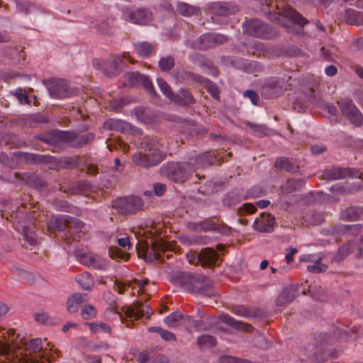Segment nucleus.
<instances>
[{"label": "nucleus", "instance_id": "50", "mask_svg": "<svg viewBox=\"0 0 363 363\" xmlns=\"http://www.w3.org/2000/svg\"><path fill=\"white\" fill-rule=\"evenodd\" d=\"M359 13L352 9H346L345 18L347 24L358 25Z\"/></svg>", "mask_w": 363, "mask_h": 363}, {"label": "nucleus", "instance_id": "49", "mask_svg": "<svg viewBox=\"0 0 363 363\" xmlns=\"http://www.w3.org/2000/svg\"><path fill=\"white\" fill-rule=\"evenodd\" d=\"M149 331L159 333L161 337L165 341H175L177 340L176 336L173 333L164 330L160 327L150 328Z\"/></svg>", "mask_w": 363, "mask_h": 363}, {"label": "nucleus", "instance_id": "3", "mask_svg": "<svg viewBox=\"0 0 363 363\" xmlns=\"http://www.w3.org/2000/svg\"><path fill=\"white\" fill-rule=\"evenodd\" d=\"M245 34L264 40H273L279 35V32L272 25L258 18H250L243 24Z\"/></svg>", "mask_w": 363, "mask_h": 363}, {"label": "nucleus", "instance_id": "38", "mask_svg": "<svg viewBox=\"0 0 363 363\" xmlns=\"http://www.w3.org/2000/svg\"><path fill=\"white\" fill-rule=\"evenodd\" d=\"M203 276L194 275L191 274V279L187 282L186 287L184 288L187 292L196 293L199 292L202 286V281L203 280Z\"/></svg>", "mask_w": 363, "mask_h": 363}, {"label": "nucleus", "instance_id": "53", "mask_svg": "<svg viewBox=\"0 0 363 363\" xmlns=\"http://www.w3.org/2000/svg\"><path fill=\"white\" fill-rule=\"evenodd\" d=\"M96 310L92 305L86 304L82 307L81 315L83 319H91L94 318L96 316Z\"/></svg>", "mask_w": 363, "mask_h": 363}, {"label": "nucleus", "instance_id": "64", "mask_svg": "<svg viewBox=\"0 0 363 363\" xmlns=\"http://www.w3.org/2000/svg\"><path fill=\"white\" fill-rule=\"evenodd\" d=\"M13 95L16 96L21 103L25 102L28 104L29 102L28 95L25 89H18L15 91Z\"/></svg>", "mask_w": 363, "mask_h": 363}, {"label": "nucleus", "instance_id": "27", "mask_svg": "<svg viewBox=\"0 0 363 363\" xmlns=\"http://www.w3.org/2000/svg\"><path fill=\"white\" fill-rule=\"evenodd\" d=\"M341 218L347 221H356L363 218V206H350L341 212Z\"/></svg>", "mask_w": 363, "mask_h": 363}, {"label": "nucleus", "instance_id": "8", "mask_svg": "<svg viewBox=\"0 0 363 363\" xmlns=\"http://www.w3.org/2000/svg\"><path fill=\"white\" fill-rule=\"evenodd\" d=\"M69 130H53L43 135L36 136L35 138L45 144L53 147H61L63 145H68L72 139Z\"/></svg>", "mask_w": 363, "mask_h": 363}, {"label": "nucleus", "instance_id": "17", "mask_svg": "<svg viewBox=\"0 0 363 363\" xmlns=\"http://www.w3.org/2000/svg\"><path fill=\"white\" fill-rule=\"evenodd\" d=\"M219 159L217 155L213 152H206L201 155L189 159L191 165L196 167V168H206L207 167L216 164Z\"/></svg>", "mask_w": 363, "mask_h": 363}, {"label": "nucleus", "instance_id": "61", "mask_svg": "<svg viewBox=\"0 0 363 363\" xmlns=\"http://www.w3.org/2000/svg\"><path fill=\"white\" fill-rule=\"evenodd\" d=\"M91 266L98 270H106L107 269L106 261L96 255L94 256Z\"/></svg>", "mask_w": 363, "mask_h": 363}, {"label": "nucleus", "instance_id": "6", "mask_svg": "<svg viewBox=\"0 0 363 363\" xmlns=\"http://www.w3.org/2000/svg\"><path fill=\"white\" fill-rule=\"evenodd\" d=\"M290 79L291 77L272 78L262 86V94L266 98L278 97L291 85Z\"/></svg>", "mask_w": 363, "mask_h": 363}, {"label": "nucleus", "instance_id": "41", "mask_svg": "<svg viewBox=\"0 0 363 363\" xmlns=\"http://www.w3.org/2000/svg\"><path fill=\"white\" fill-rule=\"evenodd\" d=\"M353 251V244L350 242H346L340 246L338 249L337 255L335 257V261L337 262H342L346 257L351 254Z\"/></svg>", "mask_w": 363, "mask_h": 363}, {"label": "nucleus", "instance_id": "23", "mask_svg": "<svg viewBox=\"0 0 363 363\" xmlns=\"http://www.w3.org/2000/svg\"><path fill=\"white\" fill-rule=\"evenodd\" d=\"M298 296V289L295 286L286 287L276 299L278 306H283L293 301Z\"/></svg>", "mask_w": 363, "mask_h": 363}, {"label": "nucleus", "instance_id": "28", "mask_svg": "<svg viewBox=\"0 0 363 363\" xmlns=\"http://www.w3.org/2000/svg\"><path fill=\"white\" fill-rule=\"evenodd\" d=\"M181 106H189L195 103V99L190 91L184 88L181 89L178 94H174L172 100Z\"/></svg>", "mask_w": 363, "mask_h": 363}, {"label": "nucleus", "instance_id": "43", "mask_svg": "<svg viewBox=\"0 0 363 363\" xmlns=\"http://www.w3.org/2000/svg\"><path fill=\"white\" fill-rule=\"evenodd\" d=\"M84 226V223L82 220L72 216H68L67 230L70 236H72V233H80Z\"/></svg>", "mask_w": 363, "mask_h": 363}, {"label": "nucleus", "instance_id": "1", "mask_svg": "<svg viewBox=\"0 0 363 363\" xmlns=\"http://www.w3.org/2000/svg\"><path fill=\"white\" fill-rule=\"evenodd\" d=\"M160 141L150 140L145 144V152H138L132 155L133 162L142 168L148 169L160 164L166 157Z\"/></svg>", "mask_w": 363, "mask_h": 363}, {"label": "nucleus", "instance_id": "40", "mask_svg": "<svg viewBox=\"0 0 363 363\" xmlns=\"http://www.w3.org/2000/svg\"><path fill=\"white\" fill-rule=\"evenodd\" d=\"M174 77L177 81L183 82L184 80L192 79L201 82L203 78L201 76L185 70H177L174 72Z\"/></svg>", "mask_w": 363, "mask_h": 363}, {"label": "nucleus", "instance_id": "29", "mask_svg": "<svg viewBox=\"0 0 363 363\" xmlns=\"http://www.w3.org/2000/svg\"><path fill=\"white\" fill-rule=\"evenodd\" d=\"M283 15L289 19L292 23L303 26L308 23V21L295 9L289 6L284 9Z\"/></svg>", "mask_w": 363, "mask_h": 363}, {"label": "nucleus", "instance_id": "60", "mask_svg": "<svg viewBox=\"0 0 363 363\" xmlns=\"http://www.w3.org/2000/svg\"><path fill=\"white\" fill-rule=\"evenodd\" d=\"M26 350H30L33 352H38L42 349V340L40 338H35L30 340L26 345Z\"/></svg>", "mask_w": 363, "mask_h": 363}, {"label": "nucleus", "instance_id": "2", "mask_svg": "<svg viewBox=\"0 0 363 363\" xmlns=\"http://www.w3.org/2000/svg\"><path fill=\"white\" fill-rule=\"evenodd\" d=\"M194 172L191 162H169L160 168V173L176 183H184Z\"/></svg>", "mask_w": 363, "mask_h": 363}, {"label": "nucleus", "instance_id": "54", "mask_svg": "<svg viewBox=\"0 0 363 363\" xmlns=\"http://www.w3.org/2000/svg\"><path fill=\"white\" fill-rule=\"evenodd\" d=\"M26 123H29L30 126H34L38 123H46L49 122L48 117L41 114L30 116L26 118Z\"/></svg>", "mask_w": 363, "mask_h": 363}, {"label": "nucleus", "instance_id": "36", "mask_svg": "<svg viewBox=\"0 0 363 363\" xmlns=\"http://www.w3.org/2000/svg\"><path fill=\"white\" fill-rule=\"evenodd\" d=\"M125 315L129 318L134 317L136 319L143 318L145 315L143 302L139 301H135L131 306L126 308Z\"/></svg>", "mask_w": 363, "mask_h": 363}, {"label": "nucleus", "instance_id": "51", "mask_svg": "<svg viewBox=\"0 0 363 363\" xmlns=\"http://www.w3.org/2000/svg\"><path fill=\"white\" fill-rule=\"evenodd\" d=\"M90 188V184L86 182H81L69 188V191L70 194H84Z\"/></svg>", "mask_w": 363, "mask_h": 363}, {"label": "nucleus", "instance_id": "20", "mask_svg": "<svg viewBox=\"0 0 363 363\" xmlns=\"http://www.w3.org/2000/svg\"><path fill=\"white\" fill-rule=\"evenodd\" d=\"M209 9L213 14L228 16L238 11V7L226 2H213L210 4Z\"/></svg>", "mask_w": 363, "mask_h": 363}, {"label": "nucleus", "instance_id": "19", "mask_svg": "<svg viewBox=\"0 0 363 363\" xmlns=\"http://www.w3.org/2000/svg\"><path fill=\"white\" fill-rule=\"evenodd\" d=\"M194 230H201L203 231H218L219 233L227 234L229 233V228L224 225H217L211 219H206L201 222L189 223Z\"/></svg>", "mask_w": 363, "mask_h": 363}, {"label": "nucleus", "instance_id": "4", "mask_svg": "<svg viewBox=\"0 0 363 363\" xmlns=\"http://www.w3.org/2000/svg\"><path fill=\"white\" fill-rule=\"evenodd\" d=\"M123 59L128 60L131 64L135 62L130 56L129 52H124L121 56H110L105 62L96 60L94 62V66L100 67L107 77L113 78L118 76L122 72L124 67Z\"/></svg>", "mask_w": 363, "mask_h": 363}, {"label": "nucleus", "instance_id": "39", "mask_svg": "<svg viewBox=\"0 0 363 363\" xmlns=\"http://www.w3.org/2000/svg\"><path fill=\"white\" fill-rule=\"evenodd\" d=\"M23 236L27 242V245L26 243L23 244V246H25L26 248H30V250H32L35 246L38 245V242L36 234L29 228L26 226L23 227Z\"/></svg>", "mask_w": 363, "mask_h": 363}, {"label": "nucleus", "instance_id": "34", "mask_svg": "<svg viewBox=\"0 0 363 363\" xmlns=\"http://www.w3.org/2000/svg\"><path fill=\"white\" fill-rule=\"evenodd\" d=\"M67 225L68 216L52 218L48 224V230L53 233L55 231H65L67 230Z\"/></svg>", "mask_w": 363, "mask_h": 363}, {"label": "nucleus", "instance_id": "31", "mask_svg": "<svg viewBox=\"0 0 363 363\" xmlns=\"http://www.w3.org/2000/svg\"><path fill=\"white\" fill-rule=\"evenodd\" d=\"M22 159L29 164H47L50 161L51 157L49 155L23 152L22 154Z\"/></svg>", "mask_w": 363, "mask_h": 363}, {"label": "nucleus", "instance_id": "10", "mask_svg": "<svg viewBox=\"0 0 363 363\" xmlns=\"http://www.w3.org/2000/svg\"><path fill=\"white\" fill-rule=\"evenodd\" d=\"M337 104L342 113L355 126H361L363 124V116L358 110L352 100L341 99Z\"/></svg>", "mask_w": 363, "mask_h": 363}, {"label": "nucleus", "instance_id": "57", "mask_svg": "<svg viewBox=\"0 0 363 363\" xmlns=\"http://www.w3.org/2000/svg\"><path fill=\"white\" fill-rule=\"evenodd\" d=\"M362 229V224L347 225L343 227L342 233L345 234L357 235L361 232Z\"/></svg>", "mask_w": 363, "mask_h": 363}, {"label": "nucleus", "instance_id": "12", "mask_svg": "<svg viewBox=\"0 0 363 363\" xmlns=\"http://www.w3.org/2000/svg\"><path fill=\"white\" fill-rule=\"evenodd\" d=\"M46 84L50 95L53 98L63 99L69 96L71 94V90L65 79L52 78Z\"/></svg>", "mask_w": 363, "mask_h": 363}, {"label": "nucleus", "instance_id": "25", "mask_svg": "<svg viewBox=\"0 0 363 363\" xmlns=\"http://www.w3.org/2000/svg\"><path fill=\"white\" fill-rule=\"evenodd\" d=\"M275 167L290 173H295L299 169V166L295 160L286 157H278L275 162Z\"/></svg>", "mask_w": 363, "mask_h": 363}, {"label": "nucleus", "instance_id": "16", "mask_svg": "<svg viewBox=\"0 0 363 363\" xmlns=\"http://www.w3.org/2000/svg\"><path fill=\"white\" fill-rule=\"evenodd\" d=\"M275 218L271 213H262L260 218H257L254 222V228L259 233H272L274 231Z\"/></svg>", "mask_w": 363, "mask_h": 363}, {"label": "nucleus", "instance_id": "42", "mask_svg": "<svg viewBox=\"0 0 363 363\" xmlns=\"http://www.w3.org/2000/svg\"><path fill=\"white\" fill-rule=\"evenodd\" d=\"M114 20L113 18H106L97 24V30L104 35H111L113 34V26Z\"/></svg>", "mask_w": 363, "mask_h": 363}, {"label": "nucleus", "instance_id": "21", "mask_svg": "<svg viewBox=\"0 0 363 363\" xmlns=\"http://www.w3.org/2000/svg\"><path fill=\"white\" fill-rule=\"evenodd\" d=\"M198 261L203 265L212 267L216 264L218 255L212 247H206L201 250L196 255Z\"/></svg>", "mask_w": 363, "mask_h": 363}, {"label": "nucleus", "instance_id": "52", "mask_svg": "<svg viewBox=\"0 0 363 363\" xmlns=\"http://www.w3.org/2000/svg\"><path fill=\"white\" fill-rule=\"evenodd\" d=\"M17 6L19 10L26 14L34 13L40 12V9L36 7L35 5L30 4L27 1L18 3L17 2Z\"/></svg>", "mask_w": 363, "mask_h": 363}, {"label": "nucleus", "instance_id": "30", "mask_svg": "<svg viewBox=\"0 0 363 363\" xmlns=\"http://www.w3.org/2000/svg\"><path fill=\"white\" fill-rule=\"evenodd\" d=\"M87 294H82L80 293H75L72 296L69 297L67 301V310L69 313H75L79 308V306L86 300Z\"/></svg>", "mask_w": 363, "mask_h": 363}, {"label": "nucleus", "instance_id": "7", "mask_svg": "<svg viewBox=\"0 0 363 363\" xmlns=\"http://www.w3.org/2000/svg\"><path fill=\"white\" fill-rule=\"evenodd\" d=\"M228 40L226 35L220 33H205L191 42V47L196 50H206L220 45Z\"/></svg>", "mask_w": 363, "mask_h": 363}, {"label": "nucleus", "instance_id": "33", "mask_svg": "<svg viewBox=\"0 0 363 363\" xmlns=\"http://www.w3.org/2000/svg\"><path fill=\"white\" fill-rule=\"evenodd\" d=\"M177 12L183 16H197L201 13L199 7L189 4L185 2H179L177 4Z\"/></svg>", "mask_w": 363, "mask_h": 363}, {"label": "nucleus", "instance_id": "14", "mask_svg": "<svg viewBox=\"0 0 363 363\" xmlns=\"http://www.w3.org/2000/svg\"><path fill=\"white\" fill-rule=\"evenodd\" d=\"M14 177L16 179L23 182L26 186L35 189L41 190L48 186L45 180L34 173H27L22 175L18 172H16Z\"/></svg>", "mask_w": 363, "mask_h": 363}, {"label": "nucleus", "instance_id": "58", "mask_svg": "<svg viewBox=\"0 0 363 363\" xmlns=\"http://www.w3.org/2000/svg\"><path fill=\"white\" fill-rule=\"evenodd\" d=\"M86 324L89 326L90 330L93 333H97L100 330H102L106 333H111V328L106 323H87Z\"/></svg>", "mask_w": 363, "mask_h": 363}, {"label": "nucleus", "instance_id": "24", "mask_svg": "<svg viewBox=\"0 0 363 363\" xmlns=\"http://www.w3.org/2000/svg\"><path fill=\"white\" fill-rule=\"evenodd\" d=\"M230 311L235 315L245 318L260 317L263 315V311L259 308H247L241 305L232 306L230 308Z\"/></svg>", "mask_w": 363, "mask_h": 363}, {"label": "nucleus", "instance_id": "35", "mask_svg": "<svg viewBox=\"0 0 363 363\" xmlns=\"http://www.w3.org/2000/svg\"><path fill=\"white\" fill-rule=\"evenodd\" d=\"M304 180L303 179H289L281 187L282 193L289 194L292 192L299 191L304 185Z\"/></svg>", "mask_w": 363, "mask_h": 363}, {"label": "nucleus", "instance_id": "62", "mask_svg": "<svg viewBox=\"0 0 363 363\" xmlns=\"http://www.w3.org/2000/svg\"><path fill=\"white\" fill-rule=\"evenodd\" d=\"M328 267L321 263L320 259L317 260L313 264L307 267L308 270L312 273H320L326 271Z\"/></svg>", "mask_w": 363, "mask_h": 363}, {"label": "nucleus", "instance_id": "48", "mask_svg": "<svg viewBox=\"0 0 363 363\" xmlns=\"http://www.w3.org/2000/svg\"><path fill=\"white\" fill-rule=\"evenodd\" d=\"M174 58L170 55L162 57L158 62L159 68L162 72L171 70L174 67Z\"/></svg>", "mask_w": 363, "mask_h": 363}, {"label": "nucleus", "instance_id": "45", "mask_svg": "<svg viewBox=\"0 0 363 363\" xmlns=\"http://www.w3.org/2000/svg\"><path fill=\"white\" fill-rule=\"evenodd\" d=\"M216 342V339L210 335H202L197 338V344L201 349L213 347Z\"/></svg>", "mask_w": 363, "mask_h": 363}, {"label": "nucleus", "instance_id": "63", "mask_svg": "<svg viewBox=\"0 0 363 363\" xmlns=\"http://www.w3.org/2000/svg\"><path fill=\"white\" fill-rule=\"evenodd\" d=\"M362 188V185L359 182V183H358L357 184L353 185L352 186L349 187L347 189H346L345 188H343V189H342V188L337 189V191L340 194L345 195L347 193L348 194H352V193H354V192H356L357 191H359Z\"/></svg>", "mask_w": 363, "mask_h": 363}, {"label": "nucleus", "instance_id": "37", "mask_svg": "<svg viewBox=\"0 0 363 363\" xmlns=\"http://www.w3.org/2000/svg\"><path fill=\"white\" fill-rule=\"evenodd\" d=\"M76 281L81 286L84 290H92L94 281L89 272H84L75 278Z\"/></svg>", "mask_w": 363, "mask_h": 363}, {"label": "nucleus", "instance_id": "44", "mask_svg": "<svg viewBox=\"0 0 363 363\" xmlns=\"http://www.w3.org/2000/svg\"><path fill=\"white\" fill-rule=\"evenodd\" d=\"M189 279H191V274L179 272L172 277V280L175 285L184 289V288L186 287V284Z\"/></svg>", "mask_w": 363, "mask_h": 363}, {"label": "nucleus", "instance_id": "18", "mask_svg": "<svg viewBox=\"0 0 363 363\" xmlns=\"http://www.w3.org/2000/svg\"><path fill=\"white\" fill-rule=\"evenodd\" d=\"M72 139L68 142V146L72 148H82L86 145L91 144L95 138L94 133H88L84 135H79L77 133L69 131Z\"/></svg>", "mask_w": 363, "mask_h": 363}, {"label": "nucleus", "instance_id": "15", "mask_svg": "<svg viewBox=\"0 0 363 363\" xmlns=\"http://www.w3.org/2000/svg\"><path fill=\"white\" fill-rule=\"evenodd\" d=\"M169 249V245L163 240H158L152 242L151 246L147 247V255H145V262H153L159 260L162 252Z\"/></svg>", "mask_w": 363, "mask_h": 363}, {"label": "nucleus", "instance_id": "47", "mask_svg": "<svg viewBox=\"0 0 363 363\" xmlns=\"http://www.w3.org/2000/svg\"><path fill=\"white\" fill-rule=\"evenodd\" d=\"M202 286L201 289H199V294L208 296V297H213L217 295L216 291L215 289L212 287V286L210 284L209 280L204 277L203 280L202 281Z\"/></svg>", "mask_w": 363, "mask_h": 363}, {"label": "nucleus", "instance_id": "13", "mask_svg": "<svg viewBox=\"0 0 363 363\" xmlns=\"http://www.w3.org/2000/svg\"><path fill=\"white\" fill-rule=\"evenodd\" d=\"M126 77L131 86H143L152 96H156L157 93L149 77L139 72H128Z\"/></svg>", "mask_w": 363, "mask_h": 363}, {"label": "nucleus", "instance_id": "26", "mask_svg": "<svg viewBox=\"0 0 363 363\" xmlns=\"http://www.w3.org/2000/svg\"><path fill=\"white\" fill-rule=\"evenodd\" d=\"M130 125L122 120L116 118H110L106 121L103 125V128L107 130H116L121 133H125L130 130Z\"/></svg>", "mask_w": 363, "mask_h": 363}, {"label": "nucleus", "instance_id": "56", "mask_svg": "<svg viewBox=\"0 0 363 363\" xmlns=\"http://www.w3.org/2000/svg\"><path fill=\"white\" fill-rule=\"evenodd\" d=\"M109 255L111 258L116 259H128L129 258L128 254L125 253L116 247H111L109 248Z\"/></svg>", "mask_w": 363, "mask_h": 363}, {"label": "nucleus", "instance_id": "5", "mask_svg": "<svg viewBox=\"0 0 363 363\" xmlns=\"http://www.w3.org/2000/svg\"><path fill=\"white\" fill-rule=\"evenodd\" d=\"M143 206V200L138 196L118 198L113 201L112 207L122 215L133 214Z\"/></svg>", "mask_w": 363, "mask_h": 363}, {"label": "nucleus", "instance_id": "59", "mask_svg": "<svg viewBox=\"0 0 363 363\" xmlns=\"http://www.w3.org/2000/svg\"><path fill=\"white\" fill-rule=\"evenodd\" d=\"M158 84L162 92L169 99L172 100L174 98V92L168 84L163 79L158 80Z\"/></svg>", "mask_w": 363, "mask_h": 363}, {"label": "nucleus", "instance_id": "32", "mask_svg": "<svg viewBox=\"0 0 363 363\" xmlns=\"http://www.w3.org/2000/svg\"><path fill=\"white\" fill-rule=\"evenodd\" d=\"M133 47L137 54L142 58L150 57L155 51V45L145 41L134 43Z\"/></svg>", "mask_w": 363, "mask_h": 363}, {"label": "nucleus", "instance_id": "11", "mask_svg": "<svg viewBox=\"0 0 363 363\" xmlns=\"http://www.w3.org/2000/svg\"><path fill=\"white\" fill-rule=\"evenodd\" d=\"M323 178L327 180L341 179L347 177L363 179V173L357 169L334 167L325 169Z\"/></svg>", "mask_w": 363, "mask_h": 363}, {"label": "nucleus", "instance_id": "55", "mask_svg": "<svg viewBox=\"0 0 363 363\" xmlns=\"http://www.w3.org/2000/svg\"><path fill=\"white\" fill-rule=\"evenodd\" d=\"M190 58L194 63L204 67H206L207 65H209V62L211 61L206 56L200 53H194L190 56Z\"/></svg>", "mask_w": 363, "mask_h": 363}, {"label": "nucleus", "instance_id": "22", "mask_svg": "<svg viewBox=\"0 0 363 363\" xmlns=\"http://www.w3.org/2000/svg\"><path fill=\"white\" fill-rule=\"evenodd\" d=\"M219 318L223 323L230 325L238 330L251 333L254 330V328L252 325L237 320L228 314L220 315Z\"/></svg>", "mask_w": 363, "mask_h": 363}, {"label": "nucleus", "instance_id": "46", "mask_svg": "<svg viewBox=\"0 0 363 363\" xmlns=\"http://www.w3.org/2000/svg\"><path fill=\"white\" fill-rule=\"evenodd\" d=\"M182 319V314L179 311H176L167 316L164 318V322L168 327L174 328L181 324Z\"/></svg>", "mask_w": 363, "mask_h": 363}, {"label": "nucleus", "instance_id": "9", "mask_svg": "<svg viewBox=\"0 0 363 363\" xmlns=\"http://www.w3.org/2000/svg\"><path fill=\"white\" fill-rule=\"evenodd\" d=\"M122 12L124 19L134 24L145 26L152 21V13L145 8H125Z\"/></svg>", "mask_w": 363, "mask_h": 363}]
</instances>
